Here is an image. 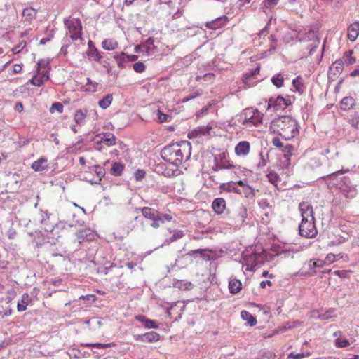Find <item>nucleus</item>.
Listing matches in <instances>:
<instances>
[{"mask_svg": "<svg viewBox=\"0 0 359 359\" xmlns=\"http://www.w3.org/2000/svg\"><path fill=\"white\" fill-rule=\"evenodd\" d=\"M279 0H264L263 6L267 9L274 8L278 3Z\"/></svg>", "mask_w": 359, "mask_h": 359, "instance_id": "53", "label": "nucleus"}, {"mask_svg": "<svg viewBox=\"0 0 359 359\" xmlns=\"http://www.w3.org/2000/svg\"><path fill=\"white\" fill-rule=\"evenodd\" d=\"M113 100V96L111 94H107L102 99L100 100L98 102L99 107L103 109H106L108 108Z\"/></svg>", "mask_w": 359, "mask_h": 359, "instance_id": "35", "label": "nucleus"}, {"mask_svg": "<svg viewBox=\"0 0 359 359\" xmlns=\"http://www.w3.org/2000/svg\"><path fill=\"white\" fill-rule=\"evenodd\" d=\"M135 211L136 212H141L144 219L152 221L151 224V226L152 228L158 229V224L156 222V215L158 213L157 210L150 207H143L142 208H135Z\"/></svg>", "mask_w": 359, "mask_h": 359, "instance_id": "10", "label": "nucleus"}, {"mask_svg": "<svg viewBox=\"0 0 359 359\" xmlns=\"http://www.w3.org/2000/svg\"><path fill=\"white\" fill-rule=\"evenodd\" d=\"M240 185L237 182L230 181L228 182H224L220 184L219 187V193H222V191L225 192H233L238 194H241V190L238 188Z\"/></svg>", "mask_w": 359, "mask_h": 359, "instance_id": "15", "label": "nucleus"}, {"mask_svg": "<svg viewBox=\"0 0 359 359\" xmlns=\"http://www.w3.org/2000/svg\"><path fill=\"white\" fill-rule=\"evenodd\" d=\"M160 337H161L160 334L154 331L146 332L142 334L134 335V339L136 341L147 342V343H153V342L158 341L160 339Z\"/></svg>", "mask_w": 359, "mask_h": 359, "instance_id": "14", "label": "nucleus"}, {"mask_svg": "<svg viewBox=\"0 0 359 359\" xmlns=\"http://www.w3.org/2000/svg\"><path fill=\"white\" fill-rule=\"evenodd\" d=\"M271 128L286 140L299 134L298 123L290 116H282L275 118L271 123Z\"/></svg>", "mask_w": 359, "mask_h": 359, "instance_id": "2", "label": "nucleus"}, {"mask_svg": "<svg viewBox=\"0 0 359 359\" xmlns=\"http://www.w3.org/2000/svg\"><path fill=\"white\" fill-rule=\"evenodd\" d=\"M353 53V50H348L344 53V55H343V59L344 60V62L348 65H353V63H355L356 62L355 58L352 57Z\"/></svg>", "mask_w": 359, "mask_h": 359, "instance_id": "43", "label": "nucleus"}, {"mask_svg": "<svg viewBox=\"0 0 359 359\" xmlns=\"http://www.w3.org/2000/svg\"><path fill=\"white\" fill-rule=\"evenodd\" d=\"M115 346L114 343H109V344H101V343H95V344H90V343H86L82 344L81 346L85 347H92V348H106L109 347H113Z\"/></svg>", "mask_w": 359, "mask_h": 359, "instance_id": "40", "label": "nucleus"}, {"mask_svg": "<svg viewBox=\"0 0 359 359\" xmlns=\"http://www.w3.org/2000/svg\"><path fill=\"white\" fill-rule=\"evenodd\" d=\"M54 111H57L59 113H62L63 104L61 102H58L53 103L50 109V111L53 113Z\"/></svg>", "mask_w": 359, "mask_h": 359, "instance_id": "55", "label": "nucleus"}, {"mask_svg": "<svg viewBox=\"0 0 359 359\" xmlns=\"http://www.w3.org/2000/svg\"><path fill=\"white\" fill-rule=\"evenodd\" d=\"M212 127L211 126H201L197 127L194 130V133L196 135H205L210 133V131L212 130Z\"/></svg>", "mask_w": 359, "mask_h": 359, "instance_id": "42", "label": "nucleus"}, {"mask_svg": "<svg viewBox=\"0 0 359 359\" xmlns=\"http://www.w3.org/2000/svg\"><path fill=\"white\" fill-rule=\"evenodd\" d=\"M241 123L246 126H257L262 122L263 114L258 109L247 108L241 115Z\"/></svg>", "mask_w": 359, "mask_h": 359, "instance_id": "5", "label": "nucleus"}, {"mask_svg": "<svg viewBox=\"0 0 359 359\" xmlns=\"http://www.w3.org/2000/svg\"><path fill=\"white\" fill-rule=\"evenodd\" d=\"M102 46L107 50H113L118 47V43L114 39H107L102 41Z\"/></svg>", "mask_w": 359, "mask_h": 359, "instance_id": "36", "label": "nucleus"}, {"mask_svg": "<svg viewBox=\"0 0 359 359\" xmlns=\"http://www.w3.org/2000/svg\"><path fill=\"white\" fill-rule=\"evenodd\" d=\"M243 259L247 265V269L253 271L263 263L261 256L255 252L250 254L244 253Z\"/></svg>", "mask_w": 359, "mask_h": 359, "instance_id": "9", "label": "nucleus"}, {"mask_svg": "<svg viewBox=\"0 0 359 359\" xmlns=\"http://www.w3.org/2000/svg\"><path fill=\"white\" fill-rule=\"evenodd\" d=\"M48 67H50V60L46 59H41L37 62V69L36 72H40L43 69H48Z\"/></svg>", "mask_w": 359, "mask_h": 359, "instance_id": "47", "label": "nucleus"}, {"mask_svg": "<svg viewBox=\"0 0 359 359\" xmlns=\"http://www.w3.org/2000/svg\"><path fill=\"white\" fill-rule=\"evenodd\" d=\"M236 216L235 219L236 222H240L241 224H243L245 222V219L248 217V210L247 208L241 205H240L236 210Z\"/></svg>", "mask_w": 359, "mask_h": 359, "instance_id": "26", "label": "nucleus"}, {"mask_svg": "<svg viewBox=\"0 0 359 359\" xmlns=\"http://www.w3.org/2000/svg\"><path fill=\"white\" fill-rule=\"evenodd\" d=\"M315 220H302L299 225V233L301 236L311 238H314L318 231L315 226Z\"/></svg>", "mask_w": 359, "mask_h": 359, "instance_id": "8", "label": "nucleus"}, {"mask_svg": "<svg viewBox=\"0 0 359 359\" xmlns=\"http://www.w3.org/2000/svg\"><path fill=\"white\" fill-rule=\"evenodd\" d=\"M355 101L352 97H345L340 102V108L343 111H348L353 107Z\"/></svg>", "mask_w": 359, "mask_h": 359, "instance_id": "27", "label": "nucleus"}, {"mask_svg": "<svg viewBox=\"0 0 359 359\" xmlns=\"http://www.w3.org/2000/svg\"><path fill=\"white\" fill-rule=\"evenodd\" d=\"M351 125L355 128H358L359 126V116L356 115L352 118L351 120Z\"/></svg>", "mask_w": 359, "mask_h": 359, "instance_id": "64", "label": "nucleus"}, {"mask_svg": "<svg viewBox=\"0 0 359 359\" xmlns=\"http://www.w3.org/2000/svg\"><path fill=\"white\" fill-rule=\"evenodd\" d=\"M95 174L97 175L99 181H101L102 177L105 175V170L104 168L100 166L99 165H95L93 167Z\"/></svg>", "mask_w": 359, "mask_h": 359, "instance_id": "49", "label": "nucleus"}, {"mask_svg": "<svg viewBox=\"0 0 359 359\" xmlns=\"http://www.w3.org/2000/svg\"><path fill=\"white\" fill-rule=\"evenodd\" d=\"M212 208L215 214H222L226 209V201L223 198L214 199L212 203Z\"/></svg>", "mask_w": 359, "mask_h": 359, "instance_id": "18", "label": "nucleus"}, {"mask_svg": "<svg viewBox=\"0 0 359 359\" xmlns=\"http://www.w3.org/2000/svg\"><path fill=\"white\" fill-rule=\"evenodd\" d=\"M125 165L121 163V162H115L112 164L110 173L116 177L121 176L123 170H124Z\"/></svg>", "mask_w": 359, "mask_h": 359, "instance_id": "32", "label": "nucleus"}, {"mask_svg": "<svg viewBox=\"0 0 359 359\" xmlns=\"http://www.w3.org/2000/svg\"><path fill=\"white\" fill-rule=\"evenodd\" d=\"M172 219V217L167 213H163L158 211L156 215V222L158 224V228L161 224H164L166 222H170Z\"/></svg>", "mask_w": 359, "mask_h": 359, "instance_id": "37", "label": "nucleus"}, {"mask_svg": "<svg viewBox=\"0 0 359 359\" xmlns=\"http://www.w3.org/2000/svg\"><path fill=\"white\" fill-rule=\"evenodd\" d=\"M241 316L242 319L247 321L248 324L251 327L256 325L257 323L256 318L247 311H242L241 312Z\"/></svg>", "mask_w": 359, "mask_h": 359, "instance_id": "31", "label": "nucleus"}, {"mask_svg": "<svg viewBox=\"0 0 359 359\" xmlns=\"http://www.w3.org/2000/svg\"><path fill=\"white\" fill-rule=\"evenodd\" d=\"M211 252H212V250L210 249H198L189 251L186 255L195 256L196 255H200L201 257H202L204 260L210 261L212 259L210 255Z\"/></svg>", "mask_w": 359, "mask_h": 359, "instance_id": "21", "label": "nucleus"}, {"mask_svg": "<svg viewBox=\"0 0 359 359\" xmlns=\"http://www.w3.org/2000/svg\"><path fill=\"white\" fill-rule=\"evenodd\" d=\"M146 172L144 170L138 169L134 173V177L136 181H140L144 178Z\"/></svg>", "mask_w": 359, "mask_h": 359, "instance_id": "58", "label": "nucleus"}, {"mask_svg": "<svg viewBox=\"0 0 359 359\" xmlns=\"http://www.w3.org/2000/svg\"><path fill=\"white\" fill-rule=\"evenodd\" d=\"M266 177H267L269 181L271 184H273L276 186L277 185L278 182L280 181L279 176L278 175L277 173H276L273 171L269 172V173L267 174Z\"/></svg>", "mask_w": 359, "mask_h": 359, "instance_id": "51", "label": "nucleus"}, {"mask_svg": "<svg viewBox=\"0 0 359 359\" xmlns=\"http://www.w3.org/2000/svg\"><path fill=\"white\" fill-rule=\"evenodd\" d=\"M134 221L136 222L137 223L140 224L142 231L145 230V227H146L145 222H144V219L142 217H140L139 215L135 216L134 217Z\"/></svg>", "mask_w": 359, "mask_h": 359, "instance_id": "59", "label": "nucleus"}, {"mask_svg": "<svg viewBox=\"0 0 359 359\" xmlns=\"http://www.w3.org/2000/svg\"><path fill=\"white\" fill-rule=\"evenodd\" d=\"M227 22V17L223 16V17H219L214 20L207 22L205 23L206 27L211 29H217L218 28L222 27L224 26Z\"/></svg>", "mask_w": 359, "mask_h": 359, "instance_id": "22", "label": "nucleus"}, {"mask_svg": "<svg viewBox=\"0 0 359 359\" xmlns=\"http://www.w3.org/2000/svg\"><path fill=\"white\" fill-rule=\"evenodd\" d=\"M291 104L290 99H286L282 95H278L276 97H271L268 102L267 110L273 109V111L275 112L283 111Z\"/></svg>", "mask_w": 359, "mask_h": 359, "instance_id": "7", "label": "nucleus"}, {"mask_svg": "<svg viewBox=\"0 0 359 359\" xmlns=\"http://www.w3.org/2000/svg\"><path fill=\"white\" fill-rule=\"evenodd\" d=\"M65 27L68 29L70 38L72 40H77L81 38L82 25L79 18L64 20Z\"/></svg>", "mask_w": 359, "mask_h": 359, "instance_id": "6", "label": "nucleus"}, {"mask_svg": "<svg viewBox=\"0 0 359 359\" xmlns=\"http://www.w3.org/2000/svg\"><path fill=\"white\" fill-rule=\"evenodd\" d=\"M350 344L349 341L346 339H341L338 337L335 339V346L337 348H344Z\"/></svg>", "mask_w": 359, "mask_h": 359, "instance_id": "52", "label": "nucleus"}, {"mask_svg": "<svg viewBox=\"0 0 359 359\" xmlns=\"http://www.w3.org/2000/svg\"><path fill=\"white\" fill-rule=\"evenodd\" d=\"M184 236L185 233L184 231L180 229L174 230L172 236L170 238H166L164 243L162 244L161 247H163V245H168L170 243L182 238Z\"/></svg>", "mask_w": 359, "mask_h": 359, "instance_id": "25", "label": "nucleus"}, {"mask_svg": "<svg viewBox=\"0 0 359 359\" xmlns=\"http://www.w3.org/2000/svg\"><path fill=\"white\" fill-rule=\"evenodd\" d=\"M325 264V262L321 259H317L315 260H310L309 263V268L311 271H312V273L310 274H314L316 273L315 269L316 268H321Z\"/></svg>", "mask_w": 359, "mask_h": 359, "instance_id": "39", "label": "nucleus"}, {"mask_svg": "<svg viewBox=\"0 0 359 359\" xmlns=\"http://www.w3.org/2000/svg\"><path fill=\"white\" fill-rule=\"evenodd\" d=\"M98 136H102L100 142H105L108 147H111L116 144V137L113 133H102L101 134H99Z\"/></svg>", "mask_w": 359, "mask_h": 359, "instance_id": "29", "label": "nucleus"}, {"mask_svg": "<svg viewBox=\"0 0 359 359\" xmlns=\"http://www.w3.org/2000/svg\"><path fill=\"white\" fill-rule=\"evenodd\" d=\"M87 111L81 109L76 110L74 114V121L77 124H81L86 116Z\"/></svg>", "mask_w": 359, "mask_h": 359, "instance_id": "44", "label": "nucleus"}, {"mask_svg": "<svg viewBox=\"0 0 359 359\" xmlns=\"http://www.w3.org/2000/svg\"><path fill=\"white\" fill-rule=\"evenodd\" d=\"M292 86L294 88L296 92H298L301 95L304 93V81L300 76H297L292 80Z\"/></svg>", "mask_w": 359, "mask_h": 359, "instance_id": "33", "label": "nucleus"}, {"mask_svg": "<svg viewBox=\"0 0 359 359\" xmlns=\"http://www.w3.org/2000/svg\"><path fill=\"white\" fill-rule=\"evenodd\" d=\"M266 165V160L264 158V156L262 153L259 154V161L257 164L259 168H263Z\"/></svg>", "mask_w": 359, "mask_h": 359, "instance_id": "61", "label": "nucleus"}, {"mask_svg": "<svg viewBox=\"0 0 359 359\" xmlns=\"http://www.w3.org/2000/svg\"><path fill=\"white\" fill-rule=\"evenodd\" d=\"M344 62L343 60H337L332 64L328 73L330 80L334 81L337 75L340 74L344 69Z\"/></svg>", "mask_w": 359, "mask_h": 359, "instance_id": "12", "label": "nucleus"}, {"mask_svg": "<svg viewBox=\"0 0 359 359\" xmlns=\"http://www.w3.org/2000/svg\"><path fill=\"white\" fill-rule=\"evenodd\" d=\"M321 165H322L321 160H320V157H318V156H314V157L311 158L307 162L308 167L311 169H316V168L320 167Z\"/></svg>", "mask_w": 359, "mask_h": 359, "instance_id": "41", "label": "nucleus"}, {"mask_svg": "<svg viewBox=\"0 0 359 359\" xmlns=\"http://www.w3.org/2000/svg\"><path fill=\"white\" fill-rule=\"evenodd\" d=\"M133 69L137 73H142L145 70V65L142 62H137L133 65Z\"/></svg>", "mask_w": 359, "mask_h": 359, "instance_id": "54", "label": "nucleus"}, {"mask_svg": "<svg viewBox=\"0 0 359 359\" xmlns=\"http://www.w3.org/2000/svg\"><path fill=\"white\" fill-rule=\"evenodd\" d=\"M174 285L181 290H190L194 287V285L191 282L182 280H177L174 283Z\"/></svg>", "mask_w": 359, "mask_h": 359, "instance_id": "34", "label": "nucleus"}, {"mask_svg": "<svg viewBox=\"0 0 359 359\" xmlns=\"http://www.w3.org/2000/svg\"><path fill=\"white\" fill-rule=\"evenodd\" d=\"M114 57L116 60L119 67H121V68L125 67L124 64L128 61H127L126 55L123 52L121 53L118 55H114Z\"/></svg>", "mask_w": 359, "mask_h": 359, "instance_id": "45", "label": "nucleus"}, {"mask_svg": "<svg viewBox=\"0 0 359 359\" xmlns=\"http://www.w3.org/2000/svg\"><path fill=\"white\" fill-rule=\"evenodd\" d=\"M242 288V283L238 279H232L229 283V289L231 294H237Z\"/></svg>", "mask_w": 359, "mask_h": 359, "instance_id": "30", "label": "nucleus"}, {"mask_svg": "<svg viewBox=\"0 0 359 359\" xmlns=\"http://www.w3.org/2000/svg\"><path fill=\"white\" fill-rule=\"evenodd\" d=\"M191 147L189 143L172 144L165 146L161 151L163 160L174 165L182 163L184 159L187 161L191 156Z\"/></svg>", "mask_w": 359, "mask_h": 359, "instance_id": "3", "label": "nucleus"}, {"mask_svg": "<svg viewBox=\"0 0 359 359\" xmlns=\"http://www.w3.org/2000/svg\"><path fill=\"white\" fill-rule=\"evenodd\" d=\"M336 260V255L334 254H328L326 256L325 259L324 260L325 263L327 262L328 264L333 263Z\"/></svg>", "mask_w": 359, "mask_h": 359, "instance_id": "63", "label": "nucleus"}, {"mask_svg": "<svg viewBox=\"0 0 359 359\" xmlns=\"http://www.w3.org/2000/svg\"><path fill=\"white\" fill-rule=\"evenodd\" d=\"M246 182L247 180L238 181V183L240 185V187L243 188L241 194L243 193L244 196L247 198H254L256 195V191H258V190H255L252 186L248 184Z\"/></svg>", "mask_w": 359, "mask_h": 359, "instance_id": "17", "label": "nucleus"}, {"mask_svg": "<svg viewBox=\"0 0 359 359\" xmlns=\"http://www.w3.org/2000/svg\"><path fill=\"white\" fill-rule=\"evenodd\" d=\"M46 162L47 159L46 158H40L32 163L31 168L36 172L46 170L48 169V166L43 165V163H46Z\"/></svg>", "mask_w": 359, "mask_h": 359, "instance_id": "28", "label": "nucleus"}, {"mask_svg": "<svg viewBox=\"0 0 359 359\" xmlns=\"http://www.w3.org/2000/svg\"><path fill=\"white\" fill-rule=\"evenodd\" d=\"M273 146L282 149L285 145L282 143L278 137H274L272 140Z\"/></svg>", "mask_w": 359, "mask_h": 359, "instance_id": "62", "label": "nucleus"}, {"mask_svg": "<svg viewBox=\"0 0 359 359\" xmlns=\"http://www.w3.org/2000/svg\"><path fill=\"white\" fill-rule=\"evenodd\" d=\"M88 50L86 54L88 57H93L95 61L100 62L102 58V55L99 53L92 41L88 42Z\"/></svg>", "mask_w": 359, "mask_h": 359, "instance_id": "23", "label": "nucleus"}, {"mask_svg": "<svg viewBox=\"0 0 359 359\" xmlns=\"http://www.w3.org/2000/svg\"><path fill=\"white\" fill-rule=\"evenodd\" d=\"M37 217L38 218H34L33 221L29 219V223L26 224L27 228H28L29 224L36 225L39 222L43 226V229L46 231L50 232L53 236H56L57 233V229L63 228V224H58L55 217L47 211L38 212Z\"/></svg>", "mask_w": 359, "mask_h": 359, "instance_id": "4", "label": "nucleus"}, {"mask_svg": "<svg viewBox=\"0 0 359 359\" xmlns=\"http://www.w3.org/2000/svg\"><path fill=\"white\" fill-rule=\"evenodd\" d=\"M259 359H274L276 355L271 351H261L259 353Z\"/></svg>", "mask_w": 359, "mask_h": 359, "instance_id": "50", "label": "nucleus"}, {"mask_svg": "<svg viewBox=\"0 0 359 359\" xmlns=\"http://www.w3.org/2000/svg\"><path fill=\"white\" fill-rule=\"evenodd\" d=\"M89 230L83 229L81 231H79V232H76L74 235V238L72 239V242L75 245L74 249L77 250L79 248L80 243H81L83 241H85V239L88 240V232Z\"/></svg>", "mask_w": 359, "mask_h": 359, "instance_id": "20", "label": "nucleus"}, {"mask_svg": "<svg viewBox=\"0 0 359 359\" xmlns=\"http://www.w3.org/2000/svg\"><path fill=\"white\" fill-rule=\"evenodd\" d=\"M36 15V11L33 8H24V18H25L27 20H29L34 18Z\"/></svg>", "mask_w": 359, "mask_h": 359, "instance_id": "46", "label": "nucleus"}, {"mask_svg": "<svg viewBox=\"0 0 359 359\" xmlns=\"http://www.w3.org/2000/svg\"><path fill=\"white\" fill-rule=\"evenodd\" d=\"M335 312V309L333 308H330L327 310H324L323 309H320L318 310H314L313 311V316L320 320H328L334 316L333 313Z\"/></svg>", "mask_w": 359, "mask_h": 359, "instance_id": "16", "label": "nucleus"}, {"mask_svg": "<svg viewBox=\"0 0 359 359\" xmlns=\"http://www.w3.org/2000/svg\"><path fill=\"white\" fill-rule=\"evenodd\" d=\"M271 81L272 83L278 88L283 87L284 85V77L280 73L273 75L271 77Z\"/></svg>", "mask_w": 359, "mask_h": 359, "instance_id": "38", "label": "nucleus"}, {"mask_svg": "<svg viewBox=\"0 0 359 359\" xmlns=\"http://www.w3.org/2000/svg\"><path fill=\"white\" fill-rule=\"evenodd\" d=\"M347 172H348V170L342 169L321 177L320 178L329 181V183L332 184V186L337 187L346 198H353L358 193L355 187L351 182L349 177H340Z\"/></svg>", "mask_w": 359, "mask_h": 359, "instance_id": "1", "label": "nucleus"}, {"mask_svg": "<svg viewBox=\"0 0 359 359\" xmlns=\"http://www.w3.org/2000/svg\"><path fill=\"white\" fill-rule=\"evenodd\" d=\"M157 114H158V119L160 123L168 122L169 118H170V116L169 115L163 113L159 109L158 110Z\"/></svg>", "mask_w": 359, "mask_h": 359, "instance_id": "57", "label": "nucleus"}, {"mask_svg": "<svg viewBox=\"0 0 359 359\" xmlns=\"http://www.w3.org/2000/svg\"><path fill=\"white\" fill-rule=\"evenodd\" d=\"M143 325L144 326V327L148 328V329H151V328L156 329L158 327L156 321H154L153 320L148 319V318L145 320Z\"/></svg>", "mask_w": 359, "mask_h": 359, "instance_id": "56", "label": "nucleus"}, {"mask_svg": "<svg viewBox=\"0 0 359 359\" xmlns=\"http://www.w3.org/2000/svg\"><path fill=\"white\" fill-rule=\"evenodd\" d=\"M302 220H315L313 207L306 202H302L299 205Z\"/></svg>", "mask_w": 359, "mask_h": 359, "instance_id": "13", "label": "nucleus"}, {"mask_svg": "<svg viewBox=\"0 0 359 359\" xmlns=\"http://www.w3.org/2000/svg\"><path fill=\"white\" fill-rule=\"evenodd\" d=\"M294 150V147L290 144H285L281 149V151L283 153V157L280 158L283 168H287L291 165L290 157L292 156Z\"/></svg>", "mask_w": 359, "mask_h": 359, "instance_id": "11", "label": "nucleus"}, {"mask_svg": "<svg viewBox=\"0 0 359 359\" xmlns=\"http://www.w3.org/2000/svg\"><path fill=\"white\" fill-rule=\"evenodd\" d=\"M250 151V143L246 141L240 142L235 147L238 156H246Z\"/></svg>", "mask_w": 359, "mask_h": 359, "instance_id": "24", "label": "nucleus"}, {"mask_svg": "<svg viewBox=\"0 0 359 359\" xmlns=\"http://www.w3.org/2000/svg\"><path fill=\"white\" fill-rule=\"evenodd\" d=\"M350 272V271L346 270H336L334 271V274L340 278H346Z\"/></svg>", "mask_w": 359, "mask_h": 359, "instance_id": "60", "label": "nucleus"}, {"mask_svg": "<svg viewBox=\"0 0 359 359\" xmlns=\"http://www.w3.org/2000/svg\"><path fill=\"white\" fill-rule=\"evenodd\" d=\"M348 39L351 41H355L359 35V21H355L351 23L347 29Z\"/></svg>", "mask_w": 359, "mask_h": 359, "instance_id": "19", "label": "nucleus"}, {"mask_svg": "<svg viewBox=\"0 0 359 359\" xmlns=\"http://www.w3.org/2000/svg\"><path fill=\"white\" fill-rule=\"evenodd\" d=\"M97 83L93 81L90 78H87L86 91L94 93L97 90Z\"/></svg>", "mask_w": 359, "mask_h": 359, "instance_id": "48", "label": "nucleus"}]
</instances>
